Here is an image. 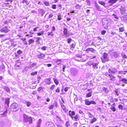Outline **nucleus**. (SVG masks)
<instances>
[{"label": "nucleus", "mask_w": 127, "mask_h": 127, "mask_svg": "<svg viewBox=\"0 0 127 127\" xmlns=\"http://www.w3.org/2000/svg\"><path fill=\"white\" fill-rule=\"evenodd\" d=\"M115 106V103H113L112 105H111V107L110 108V109H111L113 112H115L116 111V108L114 107Z\"/></svg>", "instance_id": "f8f14e48"}, {"label": "nucleus", "mask_w": 127, "mask_h": 127, "mask_svg": "<svg viewBox=\"0 0 127 127\" xmlns=\"http://www.w3.org/2000/svg\"><path fill=\"white\" fill-rule=\"evenodd\" d=\"M52 7L53 9H56V5L55 4L53 5L52 6Z\"/></svg>", "instance_id": "680f3d73"}, {"label": "nucleus", "mask_w": 127, "mask_h": 127, "mask_svg": "<svg viewBox=\"0 0 127 127\" xmlns=\"http://www.w3.org/2000/svg\"><path fill=\"white\" fill-rule=\"evenodd\" d=\"M103 90L105 91V92L106 93L108 92V90L107 88L105 87H103Z\"/></svg>", "instance_id": "ea45409f"}, {"label": "nucleus", "mask_w": 127, "mask_h": 127, "mask_svg": "<svg viewBox=\"0 0 127 127\" xmlns=\"http://www.w3.org/2000/svg\"><path fill=\"white\" fill-rule=\"evenodd\" d=\"M65 126L67 127H68L70 126V123L68 121H67L65 124Z\"/></svg>", "instance_id": "58836bf2"}, {"label": "nucleus", "mask_w": 127, "mask_h": 127, "mask_svg": "<svg viewBox=\"0 0 127 127\" xmlns=\"http://www.w3.org/2000/svg\"><path fill=\"white\" fill-rule=\"evenodd\" d=\"M95 7L97 10L99 11L101 10V7L98 5L97 3H95Z\"/></svg>", "instance_id": "f3484780"}, {"label": "nucleus", "mask_w": 127, "mask_h": 127, "mask_svg": "<svg viewBox=\"0 0 127 127\" xmlns=\"http://www.w3.org/2000/svg\"><path fill=\"white\" fill-rule=\"evenodd\" d=\"M92 92H89L87 95V96L88 97H91L92 95Z\"/></svg>", "instance_id": "c03bdc74"}, {"label": "nucleus", "mask_w": 127, "mask_h": 127, "mask_svg": "<svg viewBox=\"0 0 127 127\" xmlns=\"http://www.w3.org/2000/svg\"><path fill=\"white\" fill-rule=\"evenodd\" d=\"M60 88L59 87H58L56 90V93H59L60 92Z\"/></svg>", "instance_id": "864d4df0"}, {"label": "nucleus", "mask_w": 127, "mask_h": 127, "mask_svg": "<svg viewBox=\"0 0 127 127\" xmlns=\"http://www.w3.org/2000/svg\"><path fill=\"white\" fill-rule=\"evenodd\" d=\"M53 80L54 81V82L55 83L56 85H58L59 83V82L58 81L57 79H56L54 78H53Z\"/></svg>", "instance_id": "2f4dec72"}, {"label": "nucleus", "mask_w": 127, "mask_h": 127, "mask_svg": "<svg viewBox=\"0 0 127 127\" xmlns=\"http://www.w3.org/2000/svg\"><path fill=\"white\" fill-rule=\"evenodd\" d=\"M27 105V106L29 107L31 105V103L29 101L26 102Z\"/></svg>", "instance_id": "8fccbe9b"}, {"label": "nucleus", "mask_w": 127, "mask_h": 127, "mask_svg": "<svg viewBox=\"0 0 127 127\" xmlns=\"http://www.w3.org/2000/svg\"><path fill=\"white\" fill-rule=\"evenodd\" d=\"M11 110L13 111L16 112L18 110V104L14 102L10 106Z\"/></svg>", "instance_id": "f257e3e1"}, {"label": "nucleus", "mask_w": 127, "mask_h": 127, "mask_svg": "<svg viewBox=\"0 0 127 127\" xmlns=\"http://www.w3.org/2000/svg\"><path fill=\"white\" fill-rule=\"evenodd\" d=\"M97 120V119L95 118V117H94L92 120L91 121V122L90 123L91 124H93Z\"/></svg>", "instance_id": "4c0bfd02"}, {"label": "nucleus", "mask_w": 127, "mask_h": 127, "mask_svg": "<svg viewBox=\"0 0 127 127\" xmlns=\"http://www.w3.org/2000/svg\"><path fill=\"white\" fill-rule=\"evenodd\" d=\"M71 40H72V39L71 38H68L67 39V41L68 43H70L71 42Z\"/></svg>", "instance_id": "4d7b16f0"}, {"label": "nucleus", "mask_w": 127, "mask_h": 127, "mask_svg": "<svg viewBox=\"0 0 127 127\" xmlns=\"http://www.w3.org/2000/svg\"><path fill=\"white\" fill-rule=\"evenodd\" d=\"M121 56L124 59H125L127 58V56L126 55L124 54V53H122L121 54Z\"/></svg>", "instance_id": "c9c22d12"}, {"label": "nucleus", "mask_w": 127, "mask_h": 127, "mask_svg": "<svg viewBox=\"0 0 127 127\" xmlns=\"http://www.w3.org/2000/svg\"><path fill=\"white\" fill-rule=\"evenodd\" d=\"M51 79L50 78L46 79H45L44 82H45L47 84L49 85L51 83Z\"/></svg>", "instance_id": "dca6fc26"}, {"label": "nucleus", "mask_w": 127, "mask_h": 127, "mask_svg": "<svg viewBox=\"0 0 127 127\" xmlns=\"http://www.w3.org/2000/svg\"><path fill=\"white\" fill-rule=\"evenodd\" d=\"M108 55L107 53H104L103 55V57L104 59L106 60V61H107V60Z\"/></svg>", "instance_id": "aec40b11"}, {"label": "nucleus", "mask_w": 127, "mask_h": 127, "mask_svg": "<svg viewBox=\"0 0 127 127\" xmlns=\"http://www.w3.org/2000/svg\"><path fill=\"white\" fill-rule=\"evenodd\" d=\"M120 81H122L125 84H127V80L125 78H122L120 80Z\"/></svg>", "instance_id": "412c9836"}, {"label": "nucleus", "mask_w": 127, "mask_h": 127, "mask_svg": "<svg viewBox=\"0 0 127 127\" xmlns=\"http://www.w3.org/2000/svg\"><path fill=\"white\" fill-rule=\"evenodd\" d=\"M103 23V27L105 29H107L108 27V24L107 23L105 24L104 23Z\"/></svg>", "instance_id": "7c9ffc66"}, {"label": "nucleus", "mask_w": 127, "mask_h": 127, "mask_svg": "<svg viewBox=\"0 0 127 127\" xmlns=\"http://www.w3.org/2000/svg\"><path fill=\"white\" fill-rule=\"evenodd\" d=\"M71 112V111H70L69 112L68 115L72 119H73V118H74V117L73 116L71 115L70 114Z\"/></svg>", "instance_id": "09e8293b"}, {"label": "nucleus", "mask_w": 127, "mask_h": 127, "mask_svg": "<svg viewBox=\"0 0 127 127\" xmlns=\"http://www.w3.org/2000/svg\"><path fill=\"white\" fill-rule=\"evenodd\" d=\"M85 104L87 105H90L91 104L90 101H89L87 99L85 100Z\"/></svg>", "instance_id": "c85d7f7f"}, {"label": "nucleus", "mask_w": 127, "mask_h": 127, "mask_svg": "<svg viewBox=\"0 0 127 127\" xmlns=\"http://www.w3.org/2000/svg\"><path fill=\"white\" fill-rule=\"evenodd\" d=\"M10 99V98H6L5 99V103L6 104L8 107H9V106Z\"/></svg>", "instance_id": "ddd939ff"}, {"label": "nucleus", "mask_w": 127, "mask_h": 127, "mask_svg": "<svg viewBox=\"0 0 127 127\" xmlns=\"http://www.w3.org/2000/svg\"><path fill=\"white\" fill-rule=\"evenodd\" d=\"M119 31L121 32H122L124 31V29L123 28L121 27L119 28Z\"/></svg>", "instance_id": "5fc2aeb1"}, {"label": "nucleus", "mask_w": 127, "mask_h": 127, "mask_svg": "<svg viewBox=\"0 0 127 127\" xmlns=\"http://www.w3.org/2000/svg\"><path fill=\"white\" fill-rule=\"evenodd\" d=\"M79 116L78 115H76L74 117V118L75 119V120L76 121H77L79 120Z\"/></svg>", "instance_id": "393cba45"}, {"label": "nucleus", "mask_w": 127, "mask_h": 127, "mask_svg": "<svg viewBox=\"0 0 127 127\" xmlns=\"http://www.w3.org/2000/svg\"><path fill=\"white\" fill-rule=\"evenodd\" d=\"M78 71L76 69L74 68H72L71 70V73L72 75H75L77 74Z\"/></svg>", "instance_id": "423d86ee"}, {"label": "nucleus", "mask_w": 127, "mask_h": 127, "mask_svg": "<svg viewBox=\"0 0 127 127\" xmlns=\"http://www.w3.org/2000/svg\"><path fill=\"white\" fill-rule=\"evenodd\" d=\"M109 76L110 78V80L112 81H115V77H114L113 75L112 74H109Z\"/></svg>", "instance_id": "4468645a"}, {"label": "nucleus", "mask_w": 127, "mask_h": 127, "mask_svg": "<svg viewBox=\"0 0 127 127\" xmlns=\"http://www.w3.org/2000/svg\"><path fill=\"white\" fill-rule=\"evenodd\" d=\"M17 53L19 54H21L22 53V52L20 50H18L17 52Z\"/></svg>", "instance_id": "3c124183"}, {"label": "nucleus", "mask_w": 127, "mask_h": 127, "mask_svg": "<svg viewBox=\"0 0 127 127\" xmlns=\"http://www.w3.org/2000/svg\"><path fill=\"white\" fill-rule=\"evenodd\" d=\"M119 9H120V13L121 14L124 15L126 13V9L124 5L120 6Z\"/></svg>", "instance_id": "7ed1b4c3"}, {"label": "nucleus", "mask_w": 127, "mask_h": 127, "mask_svg": "<svg viewBox=\"0 0 127 127\" xmlns=\"http://www.w3.org/2000/svg\"><path fill=\"white\" fill-rule=\"evenodd\" d=\"M6 125L4 122H1L0 124V127H6Z\"/></svg>", "instance_id": "a878e982"}, {"label": "nucleus", "mask_w": 127, "mask_h": 127, "mask_svg": "<svg viewBox=\"0 0 127 127\" xmlns=\"http://www.w3.org/2000/svg\"><path fill=\"white\" fill-rule=\"evenodd\" d=\"M88 116L90 118H92L93 117V115L90 113H89Z\"/></svg>", "instance_id": "774afa93"}, {"label": "nucleus", "mask_w": 127, "mask_h": 127, "mask_svg": "<svg viewBox=\"0 0 127 127\" xmlns=\"http://www.w3.org/2000/svg\"><path fill=\"white\" fill-rule=\"evenodd\" d=\"M90 103L91 104H96V103L94 101H90Z\"/></svg>", "instance_id": "bf43d9fd"}, {"label": "nucleus", "mask_w": 127, "mask_h": 127, "mask_svg": "<svg viewBox=\"0 0 127 127\" xmlns=\"http://www.w3.org/2000/svg\"><path fill=\"white\" fill-rule=\"evenodd\" d=\"M118 107L120 109L122 110L123 109V106L122 105L120 104L118 106Z\"/></svg>", "instance_id": "6e6d98bb"}, {"label": "nucleus", "mask_w": 127, "mask_h": 127, "mask_svg": "<svg viewBox=\"0 0 127 127\" xmlns=\"http://www.w3.org/2000/svg\"><path fill=\"white\" fill-rule=\"evenodd\" d=\"M70 114L72 116L74 115H75V113L74 111H71Z\"/></svg>", "instance_id": "13d9d810"}, {"label": "nucleus", "mask_w": 127, "mask_h": 127, "mask_svg": "<svg viewBox=\"0 0 127 127\" xmlns=\"http://www.w3.org/2000/svg\"><path fill=\"white\" fill-rule=\"evenodd\" d=\"M42 89V87H40L38 89V91L39 92Z\"/></svg>", "instance_id": "338daca9"}, {"label": "nucleus", "mask_w": 127, "mask_h": 127, "mask_svg": "<svg viewBox=\"0 0 127 127\" xmlns=\"http://www.w3.org/2000/svg\"><path fill=\"white\" fill-rule=\"evenodd\" d=\"M26 121H27L26 122H25L27 123V122H29L30 124H31L32 123V118L31 117H29L27 119Z\"/></svg>", "instance_id": "2eb2a0df"}, {"label": "nucleus", "mask_w": 127, "mask_h": 127, "mask_svg": "<svg viewBox=\"0 0 127 127\" xmlns=\"http://www.w3.org/2000/svg\"><path fill=\"white\" fill-rule=\"evenodd\" d=\"M27 0H22L23 2L22 3H23L26 4L27 5H28L29 4V3L27 1Z\"/></svg>", "instance_id": "e433bc0d"}, {"label": "nucleus", "mask_w": 127, "mask_h": 127, "mask_svg": "<svg viewBox=\"0 0 127 127\" xmlns=\"http://www.w3.org/2000/svg\"><path fill=\"white\" fill-rule=\"evenodd\" d=\"M54 106L55 105V107L57 108L58 107V103H57L56 102H54Z\"/></svg>", "instance_id": "69168bd1"}, {"label": "nucleus", "mask_w": 127, "mask_h": 127, "mask_svg": "<svg viewBox=\"0 0 127 127\" xmlns=\"http://www.w3.org/2000/svg\"><path fill=\"white\" fill-rule=\"evenodd\" d=\"M38 54L37 55V58L40 59H42L43 58L45 57V55L42 53L41 52L38 51Z\"/></svg>", "instance_id": "39448f33"}, {"label": "nucleus", "mask_w": 127, "mask_h": 127, "mask_svg": "<svg viewBox=\"0 0 127 127\" xmlns=\"http://www.w3.org/2000/svg\"><path fill=\"white\" fill-rule=\"evenodd\" d=\"M61 106L62 107L64 111V110L65 109V108L64 105L63 104V103H62L61 104Z\"/></svg>", "instance_id": "a18cd8bd"}, {"label": "nucleus", "mask_w": 127, "mask_h": 127, "mask_svg": "<svg viewBox=\"0 0 127 127\" xmlns=\"http://www.w3.org/2000/svg\"><path fill=\"white\" fill-rule=\"evenodd\" d=\"M10 31V29L7 26H4L0 30L1 32L5 33L8 32Z\"/></svg>", "instance_id": "f03ea898"}, {"label": "nucleus", "mask_w": 127, "mask_h": 127, "mask_svg": "<svg viewBox=\"0 0 127 127\" xmlns=\"http://www.w3.org/2000/svg\"><path fill=\"white\" fill-rule=\"evenodd\" d=\"M42 120L41 119H39L37 121V122L36 127H40V125L41 123Z\"/></svg>", "instance_id": "6ab92c4d"}, {"label": "nucleus", "mask_w": 127, "mask_h": 127, "mask_svg": "<svg viewBox=\"0 0 127 127\" xmlns=\"http://www.w3.org/2000/svg\"><path fill=\"white\" fill-rule=\"evenodd\" d=\"M3 88L7 92L9 93L10 92V90L9 88L7 86H4Z\"/></svg>", "instance_id": "4be33fe9"}, {"label": "nucleus", "mask_w": 127, "mask_h": 127, "mask_svg": "<svg viewBox=\"0 0 127 127\" xmlns=\"http://www.w3.org/2000/svg\"><path fill=\"white\" fill-rule=\"evenodd\" d=\"M99 63V62H97L95 63H93L91 64V65H92L94 69H97L98 67L97 66L98 65Z\"/></svg>", "instance_id": "1a4fd4ad"}, {"label": "nucleus", "mask_w": 127, "mask_h": 127, "mask_svg": "<svg viewBox=\"0 0 127 127\" xmlns=\"http://www.w3.org/2000/svg\"><path fill=\"white\" fill-rule=\"evenodd\" d=\"M81 58V56L79 57H77L75 58V60L77 61H80L81 62H84L86 61V60H84L83 59L82 60H80V59Z\"/></svg>", "instance_id": "9d476101"}, {"label": "nucleus", "mask_w": 127, "mask_h": 127, "mask_svg": "<svg viewBox=\"0 0 127 127\" xmlns=\"http://www.w3.org/2000/svg\"><path fill=\"white\" fill-rule=\"evenodd\" d=\"M106 32L105 30H103L101 32V33L102 35H104Z\"/></svg>", "instance_id": "0e129e2a"}, {"label": "nucleus", "mask_w": 127, "mask_h": 127, "mask_svg": "<svg viewBox=\"0 0 127 127\" xmlns=\"http://www.w3.org/2000/svg\"><path fill=\"white\" fill-rule=\"evenodd\" d=\"M34 42V40L32 39H30L28 41V43L29 45H30L31 44L33 43Z\"/></svg>", "instance_id": "c756f323"}, {"label": "nucleus", "mask_w": 127, "mask_h": 127, "mask_svg": "<svg viewBox=\"0 0 127 127\" xmlns=\"http://www.w3.org/2000/svg\"><path fill=\"white\" fill-rule=\"evenodd\" d=\"M98 2L99 4L103 5L104 6L105 5V3H104V2L103 1H99Z\"/></svg>", "instance_id": "f704fd0d"}, {"label": "nucleus", "mask_w": 127, "mask_h": 127, "mask_svg": "<svg viewBox=\"0 0 127 127\" xmlns=\"http://www.w3.org/2000/svg\"><path fill=\"white\" fill-rule=\"evenodd\" d=\"M37 71H35L32 72L31 73V74L32 75H36L37 74Z\"/></svg>", "instance_id": "79ce46f5"}, {"label": "nucleus", "mask_w": 127, "mask_h": 127, "mask_svg": "<svg viewBox=\"0 0 127 127\" xmlns=\"http://www.w3.org/2000/svg\"><path fill=\"white\" fill-rule=\"evenodd\" d=\"M43 34V32H38L37 33V35H38V36L41 35Z\"/></svg>", "instance_id": "e2e57ef3"}, {"label": "nucleus", "mask_w": 127, "mask_h": 127, "mask_svg": "<svg viewBox=\"0 0 127 127\" xmlns=\"http://www.w3.org/2000/svg\"><path fill=\"white\" fill-rule=\"evenodd\" d=\"M64 33V35H66L67 34V30L66 28H64L63 31Z\"/></svg>", "instance_id": "cd10ccee"}, {"label": "nucleus", "mask_w": 127, "mask_h": 127, "mask_svg": "<svg viewBox=\"0 0 127 127\" xmlns=\"http://www.w3.org/2000/svg\"><path fill=\"white\" fill-rule=\"evenodd\" d=\"M119 53L117 52H115L114 53L113 55H112L111 56L112 57H115L117 58L118 57L119 55Z\"/></svg>", "instance_id": "a211bd4d"}, {"label": "nucleus", "mask_w": 127, "mask_h": 127, "mask_svg": "<svg viewBox=\"0 0 127 127\" xmlns=\"http://www.w3.org/2000/svg\"><path fill=\"white\" fill-rule=\"evenodd\" d=\"M53 32L51 31V32H48L47 33V35L48 36L51 35L53 36Z\"/></svg>", "instance_id": "49530a36"}, {"label": "nucleus", "mask_w": 127, "mask_h": 127, "mask_svg": "<svg viewBox=\"0 0 127 127\" xmlns=\"http://www.w3.org/2000/svg\"><path fill=\"white\" fill-rule=\"evenodd\" d=\"M5 66L3 65L0 66V70L1 71L5 69Z\"/></svg>", "instance_id": "72a5a7b5"}, {"label": "nucleus", "mask_w": 127, "mask_h": 127, "mask_svg": "<svg viewBox=\"0 0 127 127\" xmlns=\"http://www.w3.org/2000/svg\"><path fill=\"white\" fill-rule=\"evenodd\" d=\"M85 51L87 53H89V51H91L92 52L95 53L96 51L92 48H88L86 49Z\"/></svg>", "instance_id": "6e6552de"}, {"label": "nucleus", "mask_w": 127, "mask_h": 127, "mask_svg": "<svg viewBox=\"0 0 127 127\" xmlns=\"http://www.w3.org/2000/svg\"><path fill=\"white\" fill-rule=\"evenodd\" d=\"M61 15H59L58 16V19L59 20H60L62 18H61Z\"/></svg>", "instance_id": "603ef678"}, {"label": "nucleus", "mask_w": 127, "mask_h": 127, "mask_svg": "<svg viewBox=\"0 0 127 127\" xmlns=\"http://www.w3.org/2000/svg\"><path fill=\"white\" fill-rule=\"evenodd\" d=\"M54 107V105L53 104L51 105L49 107V109H53Z\"/></svg>", "instance_id": "a19ab883"}, {"label": "nucleus", "mask_w": 127, "mask_h": 127, "mask_svg": "<svg viewBox=\"0 0 127 127\" xmlns=\"http://www.w3.org/2000/svg\"><path fill=\"white\" fill-rule=\"evenodd\" d=\"M112 16L113 17L115 18L116 19H118L119 18L115 14H113L112 15Z\"/></svg>", "instance_id": "de8ad7c7"}, {"label": "nucleus", "mask_w": 127, "mask_h": 127, "mask_svg": "<svg viewBox=\"0 0 127 127\" xmlns=\"http://www.w3.org/2000/svg\"><path fill=\"white\" fill-rule=\"evenodd\" d=\"M46 127H55L54 124L51 122H48L47 123Z\"/></svg>", "instance_id": "0eeeda50"}, {"label": "nucleus", "mask_w": 127, "mask_h": 127, "mask_svg": "<svg viewBox=\"0 0 127 127\" xmlns=\"http://www.w3.org/2000/svg\"><path fill=\"white\" fill-rule=\"evenodd\" d=\"M118 0H110L108 1V3H109L110 6L112 5V4L115 3Z\"/></svg>", "instance_id": "9b49d317"}, {"label": "nucleus", "mask_w": 127, "mask_h": 127, "mask_svg": "<svg viewBox=\"0 0 127 127\" xmlns=\"http://www.w3.org/2000/svg\"><path fill=\"white\" fill-rule=\"evenodd\" d=\"M46 47L45 46H43L41 48V49L44 51H45L46 50Z\"/></svg>", "instance_id": "052dcab7"}, {"label": "nucleus", "mask_w": 127, "mask_h": 127, "mask_svg": "<svg viewBox=\"0 0 127 127\" xmlns=\"http://www.w3.org/2000/svg\"><path fill=\"white\" fill-rule=\"evenodd\" d=\"M75 7L76 9H80L81 7V6L79 4H77L75 6Z\"/></svg>", "instance_id": "473e14b6"}, {"label": "nucleus", "mask_w": 127, "mask_h": 127, "mask_svg": "<svg viewBox=\"0 0 127 127\" xmlns=\"http://www.w3.org/2000/svg\"><path fill=\"white\" fill-rule=\"evenodd\" d=\"M115 52L113 50H110L109 51V53L110 54V55L111 56Z\"/></svg>", "instance_id": "bb28decb"}, {"label": "nucleus", "mask_w": 127, "mask_h": 127, "mask_svg": "<svg viewBox=\"0 0 127 127\" xmlns=\"http://www.w3.org/2000/svg\"><path fill=\"white\" fill-rule=\"evenodd\" d=\"M117 71V69L115 68H111L108 69L109 73L111 74H115Z\"/></svg>", "instance_id": "20e7f679"}, {"label": "nucleus", "mask_w": 127, "mask_h": 127, "mask_svg": "<svg viewBox=\"0 0 127 127\" xmlns=\"http://www.w3.org/2000/svg\"><path fill=\"white\" fill-rule=\"evenodd\" d=\"M43 3H44V4H45V5L46 6H48L49 5V3L48 2H46V1H44V2H43Z\"/></svg>", "instance_id": "37998d69"}, {"label": "nucleus", "mask_w": 127, "mask_h": 127, "mask_svg": "<svg viewBox=\"0 0 127 127\" xmlns=\"http://www.w3.org/2000/svg\"><path fill=\"white\" fill-rule=\"evenodd\" d=\"M23 118H24V121L26 122L27 121V119L29 118L27 115L25 114H23Z\"/></svg>", "instance_id": "b1692460"}, {"label": "nucleus", "mask_w": 127, "mask_h": 127, "mask_svg": "<svg viewBox=\"0 0 127 127\" xmlns=\"http://www.w3.org/2000/svg\"><path fill=\"white\" fill-rule=\"evenodd\" d=\"M62 60L60 59H57L55 60L56 63L58 64H60L62 62Z\"/></svg>", "instance_id": "5701e85b"}]
</instances>
